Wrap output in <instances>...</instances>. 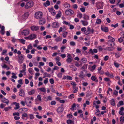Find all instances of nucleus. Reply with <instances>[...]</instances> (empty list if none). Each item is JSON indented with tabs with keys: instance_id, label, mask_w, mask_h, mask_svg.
<instances>
[{
	"instance_id": "nucleus-17",
	"label": "nucleus",
	"mask_w": 124,
	"mask_h": 124,
	"mask_svg": "<svg viewBox=\"0 0 124 124\" xmlns=\"http://www.w3.org/2000/svg\"><path fill=\"white\" fill-rule=\"evenodd\" d=\"M31 39V40L33 39H35L37 38V35L34 34H31L30 36Z\"/></svg>"
},
{
	"instance_id": "nucleus-15",
	"label": "nucleus",
	"mask_w": 124,
	"mask_h": 124,
	"mask_svg": "<svg viewBox=\"0 0 124 124\" xmlns=\"http://www.w3.org/2000/svg\"><path fill=\"white\" fill-rule=\"evenodd\" d=\"M29 15L28 12H26L22 16V18L24 19H27Z\"/></svg>"
},
{
	"instance_id": "nucleus-8",
	"label": "nucleus",
	"mask_w": 124,
	"mask_h": 124,
	"mask_svg": "<svg viewBox=\"0 0 124 124\" xmlns=\"http://www.w3.org/2000/svg\"><path fill=\"white\" fill-rule=\"evenodd\" d=\"M96 66L95 65L93 66L90 65L89 66V69L90 71L93 72L95 69Z\"/></svg>"
},
{
	"instance_id": "nucleus-27",
	"label": "nucleus",
	"mask_w": 124,
	"mask_h": 124,
	"mask_svg": "<svg viewBox=\"0 0 124 124\" xmlns=\"http://www.w3.org/2000/svg\"><path fill=\"white\" fill-rule=\"evenodd\" d=\"M28 100H25V103H26L28 106L29 107H30L31 105V101H30V100L29 101V102H28Z\"/></svg>"
},
{
	"instance_id": "nucleus-11",
	"label": "nucleus",
	"mask_w": 124,
	"mask_h": 124,
	"mask_svg": "<svg viewBox=\"0 0 124 124\" xmlns=\"http://www.w3.org/2000/svg\"><path fill=\"white\" fill-rule=\"evenodd\" d=\"M48 9L49 12L51 13L53 15H55L56 14V12L55 10L53 8H49Z\"/></svg>"
},
{
	"instance_id": "nucleus-18",
	"label": "nucleus",
	"mask_w": 124,
	"mask_h": 124,
	"mask_svg": "<svg viewBox=\"0 0 124 124\" xmlns=\"http://www.w3.org/2000/svg\"><path fill=\"white\" fill-rule=\"evenodd\" d=\"M81 22L82 23V24L84 26H87L88 25V22L81 20Z\"/></svg>"
},
{
	"instance_id": "nucleus-45",
	"label": "nucleus",
	"mask_w": 124,
	"mask_h": 124,
	"mask_svg": "<svg viewBox=\"0 0 124 124\" xmlns=\"http://www.w3.org/2000/svg\"><path fill=\"white\" fill-rule=\"evenodd\" d=\"M76 105L75 103H74L72 106V107L70 108V109H71L72 111L74 110V108L76 107Z\"/></svg>"
},
{
	"instance_id": "nucleus-24",
	"label": "nucleus",
	"mask_w": 124,
	"mask_h": 124,
	"mask_svg": "<svg viewBox=\"0 0 124 124\" xmlns=\"http://www.w3.org/2000/svg\"><path fill=\"white\" fill-rule=\"evenodd\" d=\"M35 92V90L34 89H33L29 92L28 93L30 95H32L34 94Z\"/></svg>"
},
{
	"instance_id": "nucleus-21",
	"label": "nucleus",
	"mask_w": 124,
	"mask_h": 124,
	"mask_svg": "<svg viewBox=\"0 0 124 124\" xmlns=\"http://www.w3.org/2000/svg\"><path fill=\"white\" fill-rule=\"evenodd\" d=\"M91 79L93 81H94L96 82H98V80L97 78L94 76H92L91 77Z\"/></svg>"
},
{
	"instance_id": "nucleus-20",
	"label": "nucleus",
	"mask_w": 124,
	"mask_h": 124,
	"mask_svg": "<svg viewBox=\"0 0 124 124\" xmlns=\"http://www.w3.org/2000/svg\"><path fill=\"white\" fill-rule=\"evenodd\" d=\"M52 25L53 27L54 28H58L59 26L58 23L56 22L53 23Z\"/></svg>"
},
{
	"instance_id": "nucleus-56",
	"label": "nucleus",
	"mask_w": 124,
	"mask_h": 124,
	"mask_svg": "<svg viewBox=\"0 0 124 124\" xmlns=\"http://www.w3.org/2000/svg\"><path fill=\"white\" fill-rule=\"evenodd\" d=\"M33 98L32 97H31V98H29L27 97L25 98V100H28V101H29V100H33Z\"/></svg>"
},
{
	"instance_id": "nucleus-40",
	"label": "nucleus",
	"mask_w": 124,
	"mask_h": 124,
	"mask_svg": "<svg viewBox=\"0 0 124 124\" xmlns=\"http://www.w3.org/2000/svg\"><path fill=\"white\" fill-rule=\"evenodd\" d=\"M21 110L22 111L21 113H23V111L25 112L27 111V108H22L19 109V110Z\"/></svg>"
},
{
	"instance_id": "nucleus-58",
	"label": "nucleus",
	"mask_w": 124,
	"mask_h": 124,
	"mask_svg": "<svg viewBox=\"0 0 124 124\" xmlns=\"http://www.w3.org/2000/svg\"><path fill=\"white\" fill-rule=\"evenodd\" d=\"M72 116L71 114H69L67 115V117L68 118L70 119L72 117Z\"/></svg>"
},
{
	"instance_id": "nucleus-48",
	"label": "nucleus",
	"mask_w": 124,
	"mask_h": 124,
	"mask_svg": "<svg viewBox=\"0 0 124 124\" xmlns=\"http://www.w3.org/2000/svg\"><path fill=\"white\" fill-rule=\"evenodd\" d=\"M48 78H45L44 81V83L45 84H46L48 82Z\"/></svg>"
},
{
	"instance_id": "nucleus-64",
	"label": "nucleus",
	"mask_w": 124,
	"mask_h": 124,
	"mask_svg": "<svg viewBox=\"0 0 124 124\" xmlns=\"http://www.w3.org/2000/svg\"><path fill=\"white\" fill-rule=\"evenodd\" d=\"M72 7L74 9H77L78 8V6L76 4L73 5Z\"/></svg>"
},
{
	"instance_id": "nucleus-36",
	"label": "nucleus",
	"mask_w": 124,
	"mask_h": 124,
	"mask_svg": "<svg viewBox=\"0 0 124 124\" xmlns=\"http://www.w3.org/2000/svg\"><path fill=\"white\" fill-rule=\"evenodd\" d=\"M71 84L74 86L73 87V89L74 90L75 88V86L76 85V84L74 82L71 81Z\"/></svg>"
},
{
	"instance_id": "nucleus-53",
	"label": "nucleus",
	"mask_w": 124,
	"mask_h": 124,
	"mask_svg": "<svg viewBox=\"0 0 124 124\" xmlns=\"http://www.w3.org/2000/svg\"><path fill=\"white\" fill-rule=\"evenodd\" d=\"M26 70H25L23 69V70H20V73H24V75H25L26 74V73L25 72Z\"/></svg>"
},
{
	"instance_id": "nucleus-14",
	"label": "nucleus",
	"mask_w": 124,
	"mask_h": 124,
	"mask_svg": "<svg viewBox=\"0 0 124 124\" xmlns=\"http://www.w3.org/2000/svg\"><path fill=\"white\" fill-rule=\"evenodd\" d=\"M101 30L105 32H107L108 31V29L106 27H101Z\"/></svg>"
},
{
	"instance_id": "nucleus-10",
	"label": "nucleus",
	"mask_w": 124,
	"mask_h": 124,
	"mask_svg": "<svg viewBox=\"0 0 124 124\" xmlns=\"http://www.w3.org/2000/svg\"><path fill=\"white\" fill-rule=\"evenodd\" d=\"M64 110V108L62 107H59L57 109V112L59 114L62 113Z\"/></svg>"
},
{
	"instance_id": "nucleus-50",
	"label": "nucleus",
	"mask_w": 124,
	"mask_h": 124,
	"mask_svg": "<svg viewBox=\"0 0 124 124\" xmlns=\"http://www.w3.org/2000/svg\"><path fill=\"white\" fill-rule=\"evenodd\" d=\"M66 47L65 46H62L61 48V51L62 52H63L64 51L63 50L65 49L66 48Z\"/></svg>"
},
{
	"instance_id": "nucleus-49",
	"label": "nucleus",
	"mask_w": 124,
	"mask_h": 124,
	"mask_svg": "<svg viewBox=\"0 0 124 124\" xmlns=\"http://www.w3.org/2000/svg\"><path fill=\"white\" fill-rule=\"evenodd\" d=\"M115 56L116 58H118L120 56V54L118 53H116Z\"/></svg>"
},
{
	"instance_id": "nucleus-6",
	"label": "nucleus",
	"mask_w": 124,
	"mask_h": 124,
	"mask_svg": "<svg viewBox=\"0 0 124 124\" xmlns=\"http://www.w3.org/2000/svg\"><path fill=\"white\" fill-rule=\"evenodd\" d=\"M21 33L22 35L26 36L29 34V32L28 30H23L22 32Z\"/></svg>"
},
{
	"instance_id": "nucleus-63",
	"label": "nucleus",
	"mask_w": 124,
	"mask_h": 124,
	"mask_svg": "<svg viewBox=\"0 0 124 124\" xmlns=\"http://www.w3.org/2000/svg\"><path fill=\"white\" fill-rule=\"evenodd\" d=\"M51 105H55L56 104V102L55 101H53L51 102Z\"/></svg>"
},
{
	"instance_id": "nucleus-2",
	"label": "nucleus",
	"mask_w": 124,
	"mask_h": 124,
	"mask_svg": "<svg viewBox=\"0 0 124 124\" xmlns=\"http://www.w3.org/2000/svg\"><path fill=\"white\" fill-rule=\"evenodd\" d=\"M42 16V13L41 12L38 11L36 12L35 14V17L37 19H40Z\"/></svg>"
},
{
	"instance_id": "nucleus-28",
	"label": "nucleus",
	"mask_w": 124,
	"mask_h": 124,
	"mask_svg": "<svg viewBox=\"0 0 124 124\" xmlns=\"http://www.w3.org/2000/svg\"><path fill=\"white\" fill-rule=\"evenodd\" d=\"M67 123L68 124H74V121L71 120L69 119L67 120Z\"/></svg>"
},
{
	"instance_id": "nucleus-29",
	"label": "nucleus",
	"mask_w": 124,
	"mask_h": 124,
	"mask_svg": "<svg viewBox=\"0 0 124 124\" xmlns=\"http://www.w3.org/2000/svg\"><path fill=\"white\" fill-rule=\"evenodd\" d=\"M110 102L111 105H112L113 106H115V101L114 99H112L110 101Z\"/></svg>"
},
{
	"instance_id": "nucleus-47",
	"label": "nucleus",
	"mask_w": 124,
	"mask_h": 124,
	"mask_svg": "<svg viewBox=\"0 0 124 124\" xmlns=\"http://www.w3.org/2000/svg\"><path fill=\"white\" fill-rule=\"evenodd\" d=\"M27 113H23L22 114V118L23 117H26L27 116Z\"/></svg>"
},
{
	"instance_id": "nucleus-34",
	"label": "nucleus",
	"mask_w": 124,
	"mask_h": 124,
	"mask_svg": "<svg viewBox=\"0 0 124 124\" xmlns=\"http://www.w3.org/2000/svg\"><path fill=\"white\" fill-rule=\"evenodd\" d=\"M28 71L29 73L32 75L33 74V70L32 68H30L28 69Z\"/></svg>"
},
{
	"instance_id": "nucleus-30",
	"label": "nucleus",
	"mask_w": 124,
	"mask_h": 124,
	"mask_svg": "<svg viewBox=\"0 0 124 124\" xmlns=\"http://www.w3.org/2000/svg\"><path fill=\"white\" fill-rule=\"evenodd\" d=\"M61 12L60 11H59L58 13L56 15V18L58 19L61 16Z\"/></svg>"
},
{
	"instance_id": "nucleus-61",
	"label": "nucleus",
	"mask_w": 124,
	"mask_h": 124,
	"mask_svg": "<svg viewBox=\"0 0 124 124\" xmlns=\"http://www.w3.org/2000/svg\"><path fill=\"white\" fill-rule=\"evenodd\" d=\"M74 97V95L73 94H71V95H69L68 96V98L69 99H71L72 98H73Z\"/></svg>"
},
{
	"instance_id": "nucleus-57",
	"label": "nucleus",
	"mask_w": 124,
	"mask_h": 124,
	"mask_svg": "<svg viewBox=\"0 0 124 124\" xmlns=\"http://www.w3.org/2000/svg\"><path fill=\"white\" fill-rule=\"evenodd\" d=\"M19 40L20 42L23 44H25V40L23 39H19Z\"/></svg>"
},
{
	"instance_id": "nucleus-41",
	"label": "nucleus",
	"mask_w": 124,
	"mask_h": 124,
	"mask_svg": "<svg viewBox=\"0 0 124 124\" xmlns=\"http://www.w3.org/2000/svg\"><path fill=\"white\" fill-rule=\"evenodd\" d=\"M101 21L100 19H97L96 21V23L98 24H100L101 23Z\"/></svg>"
},
{
	"instance_id": "nucleus-31",
	"label": "nucleus",
	"mask_w": 124,
	"mask_h": 124,
	"mask_svg": "<svg viewBox=\"0 0 124 124\" xmlns=\"http://www.w3.org/2000/svg\"><path fill=\"white\" fill-rule=\"evenodd\" d=\"M82 13L80 12H78L77 15V16L78 17L81 18L82 17Z\"/></svg>"
},
{
	"instance_id": "nucleus-7",
	"label": "nucleus",
	"mask_w": 124,
	"mask_h": 124,
	"mask_svg": "<svg viewBox=\"0 0 124 124\" xmlns=\"http://www.w3.org/2000/svg\"><path fill=\"white\" fill-rule=\"evenodd\" d=\"M65 12L66 14L68 15L69 14V13H70L71 15L73 14L74 13V12L71 9H69L66 10L65 11Z\"/></svg>"
},
{
	"instance_id": "nucleus-51",
	"label": "nucleus",
	"mask_w": 124,
	"mask_h": 124,
	"mask_svg": "<svg viewBox=\"0 0 124 124\" xmlns=\"http://www.w3.org/2000/svg\"><path fill=\"white\" fill-rule=\"evenodd\" d=\"M37 98L39 101H41V98L40 95H38L37 96Z\"/></svg>"
},
{
	"instance_id": "nucleus-23",
	"label": "nucleus",
	"mask_w": 124,
	"mask_h": 124,
	"mask_svg": "<svg viewBox=\"0 0 124 124\" xmlns=\"http://www.w3.org/2000/svg\"><path fill=\"white\" fill-rule=\"evenodd\" d=\"M64 6L65 8H69L70 7V4L67 2L65 3L64 4Z\"/></svg>"
},
{
	"instance_id": "nucleus-25",
	"label": "nucleus",
	"mask_w": 124,
	"mask_h": 124,
	"mask_svg": "<svg viewBox=\"0 0 124 124\" xmlns=\"http://www.w3.org/2000/svg\"><path fill=\"white\" fill-rule=\"evenodd\" d=\"M83 16V18L84 20H88L89 19V16H88L85 14H84Z\"/></svg>"
},
{
	"instance_id": "nucleus-54",
	"label": "nucleus",
	"mask_w": 124,
	"mask_h": 124,
	"mask_svg": "<svg viewBox=\"0 0 124 124\" xmlns=\"http://www.w3.org/2000/svg\"><path fill=\"white\" fill-rule=\"evenodd\" d=\"M10 107H6L4 108V109L5 111H7L9 110V109L11 108Z\"/></svg>"
},
{
	"instance_id": "nucleus-62",
	"label": "nucleus",
	"mask_w": 124,
	"mask_h": 124,
	"mask_svg": "<svg viewBox=\"0 0 124 124\" xmlns=\"http://www.w3.org/2000/svg\"><path fill=\"white\" fill-rule=\"evenodd\" d=\"M112 48L109 47H106L105 50H109V51H111L112 50Z\"/></svg>"
},
{
	"instance_id": "nucleus-44",
	"label": "nucleus",
	"mask_w": 124,
	"mask_h": 124,
	"mask_svg": "<svg viewBox=\"0 0 124 124\" xmlns=\"http://www.w3.org/2000/svg\"><path fill=\"white\" fill-rule=\"evenodd\" d=\"M65 79H67V80H71L72 79V77L69 76H67L66 78H65Z\"/></svg>"
},
{
	"instance_id": "nucleus-52",
	"label": "nucleus",
	"mask_w": 124,
	"mask_h": 124,
	"mask_svg": "<svg viewBox=\"0 0 124 124\" xmlns=\"http://www.w3.org/2000/svg\"><path fill=\"white\" fill-rule=\"evenodd\" d=\"M118 41L120 43H121L123 41H124V40H123V39L122 37H120L118 39Z\"/></svg>"
},
{
	"instance_id": "nucleus-38",
	"label": "nucleus",
	"mask_w": 124,
	"mask_h": 124,
	"mask_svg": "<svg viewBox=\"0 0 124 124\" xmlns=\"http://www.w3.org/2000/svg\"><path fill=\"white\" fill-rule=\"evenodd\" d=\"M12 76H11V77L15 79H16L17 78V77L16 76V74L14 73H12Z\"/></svg>"
},
{
	"instance_id": "nucleus-43",
	"label": "nucleus",
	"mask_w": 124,
	"mask_h": 124,
	"mask_svg": "<svg viewBox=\"0 0 124 124\" xmlns=\"http://www.w3.org/2000/svg\"><path fill=\"white\" fill-rule=\"evenodd\" d=\"M98 49L99 51L100 52L102 51L103 49L101 46H98Z\"/></svg>"
},
{
	"instance_id": "nucleus-19",
	"label": "nucleus",
	"mask_w": 124,
	"mask_h": 124,
	"mask_svg": "<svg viewBox=\"0 0 124 124\" xmlns=\"http://www.w3.org/2000/svg\"><path fill=\"white\" fill-rule=\"evenodd\" d=\"M113 42H114L111 41H110V40H109L108 41L107 43L108 44L109 46H113L115 45L114 43Z\"/></svg>"
},
{
	"instance_id": "nucleus-16",
	"label": "nucleus",
	"mask_w": 124,
	"mask_h": 124,
	"mask_svg": "<svg viewBox=\"0 0 124 124\" xmlns=\"http://www.w3.org/2000/svg\"><path fill=\"white\" fill-rule=\"evenodd\" d=\"M1 101L3 102L6 103L7 105H8L9 102V100L6 98L3 99Z\"/></svg>"
},
{
	"instance_id": "nucleus-55",
	"label": "nucleus",
	"mask_w": 124,
	"mask_h": 124,
	"mask_svg": "<svg viewBox=\"0 0 124 124\" xmlns=\"http://www.w3.org/2000/svg\"><path fill=\"white\" fill-rule=\"evenodd\" d=\"M109 58V57L108 56H106L104 57V59L105 61H106L108 60Z\"/></svg>"
},
{
	"instance_id": "nucleus-1",
	"label": "nucleus",
	"mask_w": 124,
	"mask_h": 124,
	"mask_svg": "<svg viewBox=\"0 0 124 124\" xmlns=\"http://www.w3.org/2000/svg\"><path fill=\"white\" fill-rule=\"evenodd\" d=\"M33 5V2L32 1H30L25 3V9H28L32 7Z\"/></svg>"
},
{
	"instance_id": "nucleus-33",
	"label": "nucleus",
	"mask_w": 124,
	"mask_h": 124,
	"mask_svg": "<svg viewBox=\"0 0 124 124\" xmlns=\"http://www.w3.org/2000/svg\"><path fill=\"white\" fill-rule=\"evenodd\" d=\"M50 4V2L48 0H47L46 2L44 3L43 4L44 5L45 7H46L47 6H49Z\"/></svg>"
},
{
	"instance_id": "nucleus-12",
	"label": "nucleus",
	"mask_w": 124,
	"mask_h": 124,
	"mask_svg": "<svg viewBox=\"0 0 124 124\" xmlns=\"http://www.w3.org/2000/svg\"><path fill=\"white\" fill-rule=\"evenodd\" d=\"M46 21L45 19L42 18L40 19L39 21V24L40 25H43L45 24Z\"/></svg>"
},
{
	"instance_id": "nucleus-5",
	"label": "nucleus",
	"mask_w": 124,
	"mask_h": 124,
	"mask_svg": "<svg viewBox=\"0 0 124 124\" xmlns=\"http://www.w3.org/2000/svg\"><path fill=\"white\" fill-rule=\"evenodd\" d=\"M97 52V50L96 49H94L93 50L92 49H90L88 52V53L91 54L93 55V54H94V53H96Z\"/></svg>"
},
{
	"instance_id": "nucleus-59",
	"label": "nucleus",
	"mask_w": 124,
	"mask_h": 124,
	"mask_svg": "<svg viewBox=\"0 0 124 124\" xmlns=\"http://www.w3.org/2000/svg\"><path fill=\"white\" fill-rule=\"evenodd\" d=\"M30 119H33L34 118V115L33 114H29Z\"/></svg>"
},
{
	"instance_id": "nucleus-26",
	"label": "nucleus",
	"mask_w": 124,
	"mask_h": 124,
	"mask_svg": "<svg viewBox=\"0 0 124 124\" xmlns=\"http://www.w3.org/2000/svg\"><path fill=\"white\" fill-rule=\"evenodd\" d=\"M97 10L102 9L103 8V7L102 5V4H100L98 5L97 6Z\"/></svg>"
},
{
	"instance_id": "nucleus-42",
	"label": "nucleus",
	"mask_w": 124,
	"mask_h": 124,
	"mask_svg": "<svg viewBox=\"0 0 124 124\" xmlns=\"http://www.w3.org/2000/svg\"><path fill=\"white\" fill-rule=\"evenodd\" d=\"M39 89L41 92H45L46 91V90L45 89V88L44 87L39 88Z\"/></svg>"
},
{
	"instance_id": "nucleus-35",
	"label": "nucleus",
	"mask_w": 124,
	"mask_h": 124,
	"mask_svg": "<svg viewBox=\"0 0 124 124\" xmlns=\"http://www.w3.org/2000/svg\"><path fill=\"white\" fill-rule=\"evenodd\" d=\"M16 106L14 107V109L16 110H17L19 108H20L19 103H16Z\"/></svg>"
},
{
	"instance_id": "nucleus-39",
	"label": "nucleus",
	"mask_w": 124,
	"mask_h": 124,
	"mask_svg": "<svg viewBox=\"0 0 124 124\" xmlns=\"http://www.w3.org/2000/svg\"><path fill=\"white\" fill-rule=\"evenodd\" d=\"M49 47H50L52 50H53V49L54 50H56L58 48V46H55L54 47H52L50 46H49Z\"/></svg>"
},
{
	"instance_id": "nucleus-60",
	"label": "nucleus",
	"mask_w": 124,
	"mask_h": 124,
	"mask_svg": "<svg viewBox=\"0 0 124 124\" xmlns=\"http://www.w3.org/2000/svg\"><path fill=\"white\" fill-rule=\"evenodd\" d=\"M28 49H31L32 48V46L31 44H29L28 46Z\"/></svg>"
},
{
	"instance_id": "nucleus-37",
	"label": "nucleus",
	"mask_w": 124,
	"mask_h": 124,
	"mask_svg": "<svg viewBox=\"0 0 124 124\" xmlns=\"http://www.w3.org/2000/svg\"><path fill=\"white\" fill-rule=\"evenodd\" d=\"M124 120V117L121 116L120 118V121L121 124H122L123 123Z\"/></svg>"
},
{
	"instance_id": "nucleus-22",
	"label": "nucleus",
	"mask_w": 124,
	"mask_h": 124,
	"mask_svg": "<svg viewBox=\"0 0 124 124\" xmlns=\"http://www.w3.org/2000/svg\"><path fill=\"white\" fill-rule=\"evenodd\" d=\"M1 28V33L2 35H4L5 34V27L4 26H2L1 27V25L0 24V28Z\"/></svg>"
},
{
	"instance_id": "nucleus-9",
	"label": "nucleus",
	"mask_w": 124,
	"mask_h": 124,
	"mask_svg": "<svg viewBox=\"0 0 124 124\" xmlns=\"http://www.w3.org/2000/svg\"><path fill=\"white\" fill-rule=\"evenodd\" d=\"M19 95L21 96L24 97V96L25 93L24 90L22 89H20Z\"/></svg>"
},
{
	"instance_id": "nucleus-46",
	"label": "nucleus",
	"mask_w": 124,
	"mask_h": 124,
	"mask_svg": "<svg viewBox=\"0 0 124 124\" xmlns=\"http://www.w3.org/2000/svg\"><path fill=\"white\" fill-rule=\"evenodd\" d=\"M62 39L60 37H57L55 39V41L57 42L60 41Z\"/></svg>"
},
{
	"instance_id": "nucleus-3",
	"label": "nucleus",
	"mask_w": 124,
	"mask_h": 124,
	"mask_svg": "<svg viewBox=\"0 0 124 124\" xmlns=\"http://www.w3.org/2000/svg\"><path fill=\"white\" fill-rule=\"evenodd\" d=\"M67 59H66V61L67 63H70L72 62L73 60L72 56L69 53H67Z\"/></svg>"
},
{
	"instance_id": "nucleus-13",
	"label": "nucleus",
	"mask_w": 124,
	"mask_h": 124,
	"mask_svg": "<svg viewBox=\"0 0 124 124\" xmlns=\"http://www.w3.org/2000/svg\"><path fill=\"white\" fill-rule=\"evenodd\" d=\"M31 30L33 31H37L39 29V26H33L31 27Z\"/></svg>"
},
{
	"instance_id": "nucleus-32",
	"label": "nucleus",
	"mask_w": 124,
	"mask_h": 124,
	"mask_svg": "<svg viewBox=\"0 0 124 124\" xmlns=\"http://www.w3.org/2000/svg\"><path fill=\"white\" fill-rule=\"evenodd\" d=\"M108 38L110 40V41L112 42H114L115 41V39L113 37L110 36H108Z\"/></svg>"
},
{
	"instance_id": "nucleus-4",
	"label": "nucleus",
	"mask_w": 124,
	"mask_h": 124,
	"mask_svg": "<svg viewBox=\"0 0 124 124\" xmlns=\"http://www.w3.org/2000/svg\"><path fill=\"white\" fill-rule=\"evenodd\" d=\"M18 57L19 58V59L18 60L20 64L22 63L24 59V56L22 54H21L19 55Z\"/></svg>"
}]
</instances>
